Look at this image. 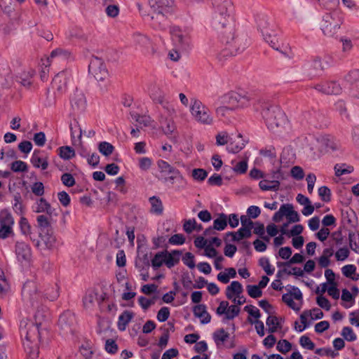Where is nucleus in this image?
I'll use <instances>...</instances> for the list:
<instances>
[{
  "mask_svg": "<svg viewBox=\"0 0 359 359\" xmlns=\"http://www.w3.org/2000/svg\"><path fill=\"white\" fill-rule=\"evenodd\" d=\"M257 29L262 34L264 40L269 46L280 52L285 57L290 58L293 54L288 44L280 43L277 37L276 25L266 17L257 20Z\"/></svg>",
  "mask_w": 359,
  "mask_h": 359,
  "instance_id": "f257e3e1",
  "label": "nucleus"
},
{
  "mask_svg": "<svg viewBox=\"0 0 359 359\" xmlns=\"http://www.w3.org/2000/svg\"><path fill=\"white\" fill-rule=\"evenodd\" d=\"M39 323L34 324L32 321L22 320L20 323V334L22 338L23 346L30 354L36 351L38 341L40 338Z\"/></svg>",
  "mask_w": 359,
  "mask_h": 359,
  "instance_id": "f03ea898",
  "label": "nucleus"
},
{
  "mask_svg": "<svg viewBox=\"0 0 359 359\" xmlns=\"http://www.w3.org/2000/svg\"><path fill=\"white\" fill-rule=\"evenodd\" d=\"M190 112L194 120L200 125L212 126L215 122L210 109L198 100L191 101Z\"/></svg>",
  "mask_w": 359,
  "mask_h": 359,
  "instance_id": "7ed1b4c3",
  "label": "nucleus"
},
{
  "mask_svg": "<svg viewBox=\"0 0 359 359\" xmlns=\"http://www.w3.org/2000/svg\"><path fill=\"white\" fill-rule=\"evenodd\" d=\"M263 117L268 128L272 131L282 126L286 120L283 111L277 107H270L264 110Z\"/></svg>",
  "mask_w": 359,
  "mask_h": 359,
  "instance_id": "20e7f679",
  "label": "nucleus"
},
{
  "mask_svg": "<svg viewBox=\"0 0 359 359\" xmlns=\"http://www.w3.org/2000/svg\"><path fill=\"white\" fill-rule=\"evenodd\" d=\"M249 43L247 39L244 38L236 37L234 41L225 47L219 54L218 59L220 61L224 60L226 57L236 55L243 53L248 46Z\"/></svg>",
  "mask_w": 359,
  "mask_h": 359,
  "instance_id": "39448f33",
  "label": "nucleus"
},
{
  "mask_svg": "<svg viewBox=\"0 0 359 359\" xmlns=\"http://www.w3.org/2000/svg\"><path fill=\"white\" fill-rule=\"evenodd\" d=\"M224 102L232 110L248 107L250 104V97L247 95H241L236 92H230L223 97Z\"/></svg>",
  "mask_w": 359,
  "mask_h": 359,
  "instance_id": "423d86ee",
  "label": "nucleus"
},
{
  "mask_svg": "<svg viewBox=\"0 0 359 359\" xmlns=\"http://www.w3.org/2000/svg\"><path fill=\"white\" fill-rule=\"evenodd\" d=\"M22 292L24 298L29 301L32 305L39 302L41 298V290L34 280H27L24 284Z\"/></svg>",
  "mask_w": 359,
  "mask_h": 359,
  "instance_id": "0eeeda50",
  "label": "nucleus"
},
{
  "mask_svg": "<svg viewBox=\"0 0 359 359\" xmlns=\"http://www.w3.org/2000/svg\"><path fill=\"white\" fill-rule=\"evenodd\" d=\"M243 291V286L238 281H232L226 289V297L238 305H242L246 301L245 297L241 295Z\"/></svg>",
  "mask_w": 359,
  "mask_h": 359,
  "instance_id": "6e6552de",
  "label": "nucleus"
},
{
  "mask_svg": "<svg viewBox=\"0 0 359 359\" xmlns=\"http://www.w3.org/2000/svg\"><path fill=\"white\" fill-rule=\"evenodd\" d=\"M88 71L97 81H103L108 76V71L104 62L98 57L90 60Z\"/></svg>",
  "mask_w": 359,
  "mask_h": 359,
  "instance_id": "1a4fd4ad",
  "label": "nucleus"
},
{
  "mask_svg": "<svg viewBox=\"0 0 359 359\" xmlns=\"http://www.w3.org/2000/svg\"><path fill=\"white\" fill-rule=\"evenodd\" d=\"M170 34L172 41L183 49H186L190 44L189 33L180 27L173 26L170 28Z\"/></svg>",
  "mask_w": 359,
  "mask_h": 359,
  "instance_id": "9d476101",
  "label": "nucleus"
},
{
  "mask_svg": "<svg viewBox=\"0 0 359 359\" xmlns=\"http://www.w3.org/2000/svg\"><path fill=\"white\" fill-rule=\"evenodd\" d=\"M69 55V53L62 49H56L53 50L50 53V57H47L46 60H42V65L45 66V69H43L41 72V78L42 80H45L46 79V69L49 67L53 62L65 60Z\"/></svg>",
  "mask_w": 359,
  "mask_h": 359,
  "instance_id": "9b49d317",
  "label": "nucleus"
},
{
  "mask_svg": "<svg viewBox=\"0 0 359 359\" xmlns=\"http://www.w3.org/2000/svg\"><path fill=\"white\" fill-rule=\"evenodd\" d=\"M290 287L288 292L283 295L282 299L289 307L294 311H299L300 307L293 301V299L302 301V293L298 287L294 286H290Z\"/></svg>",
  "mask_w": 359,
  "mask_h": 359,
  "instance_id": "f8f14e48",
  "label": "nucleus"
},
{
  "mask_svg": "<svg viewBox=\"0 0 359 359\" xmlns=\"http://www.w3.org/2000/svg\"><path fill=\"white\" fill-rule=\"evenodd\" d=\"M15 252L18 260L21 263H29L32 258L30 246L23 242L17 241L15 245Z\"/></svg>",
  "mask_w": 359,
  "mask_h": 359,
  "instance_id": "ddd939ff",
  "label": "nucleus"
},
{
  "mask_svg": "<svg viewBox=\"0 0 359 359\" xmlns=\"http://www.w3.org/2000/svg\"><path fill=\"white\" fill-rule=\"evenodd\" d=\"M339 29V24L332 15H326L324 16L321 29L325 36H333Z\"/></svg>",
  "mask_w": 359,
  "mask_h": 359,
  "instance_id": "4468645a",
  "label": "nucleus"
},
{
  "mask_svg": "<svg viewBox=\"0 0 359 359\" xmlns=\"http://www.w3.org/2000/svg\"><path fill=\"white\" fill-rule=\"evenodd\" d=\"M236 37L235 27L231 23H229L226 25L222 24L219 38L221 42L224 43L226 47H228L231 41H234Z\"/></svg>",
  "mask_w": 359,
  "mask_h": 359,
  "instance_id": "2eb2a0df",
  "label": "nucleus"
},
{
  "mask_svg": "<svg viewBox=\"0 0 359 359\" xmlns=\"http://www.w3.org/2000/svg\"><path fill=\"white\" fill-rule=\"evenodd\" d=\"M76 322L74 314L67 311L64 312L59 318L58 325L60 328L66 332H72V327L74 325Z\"/></svg>",
  "mask_w": 359,
  "mask_h": 359,
  "instance_id": "dca6fc26",
  "label": "nucleus"
},
{
  "mask_svg": "<svg viewBox=\"0 0 359 359\" xmlns=\"http://www.w3.org/2000/svg\"><path fill=\"white\" fill-rule=\"evenodd\" d=\"M105 294H99L96 290H88L83 297V305L86 309H90L94 306L95 303H100L104 301Z\"/></svg>",
  "mask_w": 359,
  "mask_h": 359,
  "instance_id": "f3484780",
  "label": "nucleus"
},
{
  "mask_svg": "<svg viewBox=\"0 0 359 359\" xmlns=\"http://www.w3.org/2000/svg\"><path fill=\"white\" fill-rule=\"evenodd\" d=\"M71 75L67 71H62L58 73L53 79V88L56 89L58 92H62L67 88V81Z\"/></svg>",
  "mask_w": 359,
  "mask_h": 359,
  "instance_id": "a211bd4d",
  "label": "nucleus"
},
{
  "mask_svg": "<svg viewBox=\"0 0 359 359\" xmlns=\"http://www.w3.org/2000/svg\"><path fill=\"white\" fill-rule=\"evenodd\" d=\"M215 13L218 14L222 18H226L229 16L232 11V3L229 0H215Z\"/></svg>",
  "mask_w": 359,
  "mask_h": 359,
  "instance_id": "6ab92c4d",
  "label": "nucleus"
},
{
  "mask_svg": "<svg viewBox=\"0 0 359 359\" xmlns=\"http://www.w3.org/2000/svg\"><path fill=\"white\" fill-rule=\"evenodd\" d=\"M151 8L158 15L169 13L170 8L172 5V0H150Z\"/></svg>",
  "mask_w": 359,
  "mask_h": 359,
  "instance_id": "aec40b11",
  "label": "nucleus"
},
{
  "mask_svg": "<svg viewBox=\"0 0 359 359\" xmlns=\"http://www.w3.org/2000/svg\"><path fill=\"white\" fill-rule=\"evenodd\" d=\"M332 58L328 55L316 56L313 60V67L318 72H323L331 66Z\"/></svg>",
  "mask_w": 359,
  "mask_h": 359,
  "instance_id": "412c9836",
  "label": "nucleus"
},
{
  "mask_svg": "<svg viewBox=\"0 0 359 359\" xmlns=\"http://www.w3.org/2000/svg\"><path fill=\"white\" fill-rule=\"evenodd\" d=\"M193 312L196 317L200 318L202 324H207L210 322L211 316L207 311L205 305L198 304L195 306Z\"/></svg>",
  "mask_w": 359,
  "mask_h": 359,
  "instance_id": "4be33fe9",
  "label": "nucleus"
},
{
  "mask_svg": "<svg viewBox=\"0 0 359 359\" xmlns=\"http://www.w3.org/2000/svg\"><path fill=\"white\" fill-rule=\"evenodd\" d=\"M71 104L74 110H84L86 105V100L84 95L81 92H76L74 93L71 100Z\"/></svg>",
  "mask_w": 359,
  "mask_h": 359,
  "instance_id": "5701e85b",
  "label": "nucleus"
},
{
  "mask_svg": "<svg viewBox=\"0 0 359 359\" xmlns=\"http://www.w3.org/2000/svg\"><path fill=\"white\" fill-rule=\"evenodd\" d=\"M252 232L241 227L236 232H229L226 234V239L231 237V241H240L243 238H248L251 236Z\"/></svg>",
  "mask_w": 359,
  "mask_h": 359,
  "instance_id": "b1692460",
  "label": "nucleus"
},
{
  "mask_svg": "<svg viewBox=\"0 0 359 359\" xmlns=\"http://www.w3.org/2000/svg\"><path fill=\"white\" fill-rule=\"evenodd\" d=\"M41 241L44 243L48 249H52L55 247L56 243V238L53 235V230H47L40 233Z\"/></svg>",
  "mask_w": 359,
  "mask_h": 359,
  "instance_id": "393cba45",
  "label": "nucleus"
},
{
  "mask_svg": "<svg viewBox=\"0 0 359 359\" xmlns=\"http://www.w3.org/2000/svg\"><path fill=\"white\" fill-rule=\"evenodd\" d=\"M180 252L178 250H173L170 252L165 250V264L167 267L174 266L180 261Z\"/></svg>",
  "mask_w": 359,
  "mask_h": 359,
  "instance_id": "a878e982",
  "label": "nucleus"
},
{
  "mask_svg": "<svg viewBox=\"0 0 359 359\" xmlns=\"http://www.w3.org/2000/svg\"><path fill=\"white\" fill-rule=\"evenodd\" d=\"M34 70L31 68L23 70L22 72L19 73L18 76L19 82L24 86H29L32 83L31 79L34 75Z\"/></svg>",
  "mask_w": 359,
  "mask_h": 359,
  "instance_id": "bb28decb",
  "label": "nucleus"
},
{
  "mask_svg": "<svg viewBox=\"0 0 359 359\" xmlns=\"http://www.w3.org/2000/svg\"><path fill=\"white\" fill-rule=\"evenodd\" d=\"M36 212H46L50 217H52L54 209L51 208L50 204L43 198H41L37 201Z\"/></svg>",
  "mask_w": 359,
  "mask_h": 359,
  "instance_id": "cd10ccee",
  "label": "nucleus"
},
{
  "mask_svg": "<svg viewBox=\"0 0 359 359\" xmlns=\"http://www.w3.org/2000/svg\"><path fill=\"white\" fill-rule=\"evenodd\" d=\"M133 318V313L129 311H123L118 317V327L121 331L126 330L127 325Z\"/></svg>",
  "mask_w": 359,
  "mask_h": 359,
  "instance_id": "c85d7f7f",
  "label": "nucleus"
},
{
  "mask_svg": "<svg viewBox=\"0 0 359 359\" xmlns=\"http://www.w3.org/2000/svg\"><path fill=\"white\" fill-rule=\"evenodd\" d=\"M259 186L263 191H277L279 189L280 182L278 180H263L259 182Z\"/></svg>",
  "mask_w": 359,
  "mask_h": 359,
  "instance_id": "c756f323",
  "label": "nucleus"
},
{
  "mask_svg": "<svg viewBox=\"0 0 359 359\" xmlns=\"http://www.w3.org/2000/svg\"><path fill=\"white\" fill-rule=\"evenodd\" d=\"M133 120L137 122L140 128L147 127L151 126L152 120L150 116L147 115H140L137 113L131 114Z\"/></svg>",
  "mask_w": 359,
  "mask_h": 359,
  "instance_id": "7c9ffc66",
  "label": "nucleus"
},
{
  "mask_svg": "<svg viewBox=\"0 0 359 359\" xmlns=\"http://www.w3.org/2000/svg\"><path fill=\"white\" fill-rule=\"evenodd\" d=\"M38 226L41 232L52 229L51 228V217L44 215H39L36 217Z\"/></svg>",
  "mask_w": 359,
  "mask_h": 359,
  "instance_id": "2f4dec72",
  "label": "nucleus"
},
{
  "mask_svg": "<svg viewBox=\"0 0 359 359\" xmlns=\"http://www.w3.org/2000/svg\"><path fill=\"white\" fill-rule=\"evenodd\" d=\"M244 143L241 140V135H239L238 136V140H233L232 139L230 140L229 145L226 147V149L229 152L236 154L239 152L243 147Z\"/></svg>",
  "mask_w": 359,
  "mask_h": 359,
  "instance_id": "473e14b6",
  "label": "nucleus"
},
{
  "mask_svg": "<svg viewBox=\"0 0 359 359\" xmlns=\"http://www.w3.org/2000/svg\"><path fill=\"white\" fill-rule=\"evenodd\" d=\"M39 151H35L31 158V162L34 167L46 170L48 168V163L46 158L39 156Z\"/></svg>",
  "mask_w": 359,
  "mask_h": 359,
  "instance_id": "72a5a7b5",
  "label": "nucleus"
},
{
  "mask_svg": "<svg viewBox=\"0 0 359 359\" xmlns=\"http://www.w3.org/2000/svg\"><path fill=\"white\" fill-rule=\"evenodd\" d=\"M14 219L11 213L6 209L0 211V226H13Z\"/></svg>",
  "mask_w": 359,
  "mask_h": 359,
  "instance_id": "f704fd0d",
  "label": "nucleus"
},
{
  "mask_svg": "<svg viewBox=\"0 0 359 359\" xmlns=\"http://www.w3.org/2000/svg\"><path fill=\"white\" fill-rule=\"evenodd\" d=\"M149 203L151 204L150 212L156 215H161L163 210V207L161 201L159 198L152 196L149 198Z\"/></svg>",
  "mask_w": 359,
  "mask_h": 359,
  "instance_id": "c9c22d12",
  "label": "nucleus"
},
{
  "mask_svg": "<svg viewBox=\"0 0 359 359\" xmlns=\"http://www.w3.org/2000/svg\"><path fill=\"white\" fill-rule=\"evenodd\" d=\"M229 338V334L223 328L217 330L213 333V339L217 346L223 344Z\"/></svg>",
  "mask_w": 359,
  "mask_h": 359,
  "instance_id": "e433bc0d",
  "label": "nucleus"
},
{
  "mask_svg": "<svg viewBox=\"0 0 359 359\" xmlns=\"http://www.w3.org/2000/svg\"><path fill=\"white\" fill-rule=\"evenodd\" d=\"M341 88L339 83L335 81H325V94L338 95L341 93Z\"/></svg>",
  "mask_w": 359,
  "mask_h": 359,
  "instance_id": "4c0bfd02",
  "label": "nucleus"
},
{
  "mask_svg": "<svg viewBox=\"0 0 359 359\" xmlns=\"http://www.w3.org/2000/svg\"><path fill=\"white\" fill-rule=\"evenodd\" d=\"M228 217L224 213H221L219 217L214 220L213 229L217 231L224 230L227 226Z\"/></svg>",
  "mask_w": 359,
  "mask_h": 359,
  "instance_id": "58836bf2",
  "label": "nucleus"
},
{
  "mask_svg": "<svg viewBox=\"0 0 359 359\" xmlns=\"http://www.w3.org/2000/svg\"><path fill=\"white\" fill-rule=\"evenodd\" d=\"M161 124L162 130H163V133L166 135H172L173 133V132L176 130V126L175 125V123L171 119H169V120L165 119L163 121H161Z\"/></svg>",
  "mask_w": 359,
  "mask_h": 359,
  "instance_id": "ea45409f",
  "label": "nucleus"
},
{
  "mask_svg": "<svg viewBox=\"0 0 359 359\" xmlns=\"http://www.w3.org/2000/svg\"><path fill=\"white\" fill-rule=\"evenodd\" d=\"M58 151L59 156L65 160H69L75 156L74 150L69 146L60 147Z\"/></svg>",
  "mask_w": 359,
  "mask_h": 359,
  "instance_id": "a19ab883",
  "label": "nucleus"
},
{
  "mask_svg": "<svg viewBox=\"0 0 359 359\" xmlns=\"http://www.w3.org/2000/svg\"><path fill=\"white\" fill-rule=\"evenodd\" d=\"M216 144L217 146H224L230 142L231 137L229 136V133L226 131H222L218 133L216 136Z\"/></svg>",
  "mask_w": 359,
  "mask_h": 359,
  "instance_id": "79ce46f5",
  "label": "nucleus"
},
{
  "mask_svg": "<svg viewBox=\"0 0 359 359\" xmlns=\"http://www.w3.org/2000/svg\"><path fill=\"white\" fill-rule=\"evenodd\" d=\"M44 296L50 301L55 300L59 296L58 287L56 284L52 285L50 288H46L43 291Z\"/></svg>",
  "mask_w": 359,
  "mask_h": 359,
  "instance_id": "37998d69",
  "label": "nucleus"
},
{
  "mask_svg": "<svg viewBox=\"0 0 359 359\" xmlns=\"http://www.w3.org/2000/svg\"><path fill=\"white\" fill-rule=\"evenodd\" d=\"M158 166L161 172L164 175H169V172H177V170L172 167L168 163L163 160L158 161Z\"/></svg>",
  "mask_w": 359,
  "mask_h": 359,
  "instance_id": "c03bdc74",
  "label": "nucleus"
},
{
  "mask_svg": "<svg viewBox=\"0 0 359 359\" xmlns=\"http://www.w3.org/2000/svg\"><path fill=\"white\" fill-rule=\"evenodd\" d=\"M98 149L102 154L108 156L113 153L114 147L107 142H102L99 144Z\"/></svg>",
  "mask_w": 359,
  "mask_h": 359,
  "instance_id": "a18cd8bd",
  "label": "nucleus"
},
{
  "mask_svg": "<svg viewBox=\"0 0 359 359\" xmlns=\"http://www.w3.org/2000/svg\"><path fill=\"white\" fill-rule=\"evenodd\" d=\"M133 39L136 45H138L141 47L145 46L149 43V39L147 36L143 35L139 32L133 34Z\"/></svg>",
  "mask_w": 359,
  "mask_h": 359,
  "instance_id": "49530a36",
  "label": "nucleus"
},
{
  "mask_svg": "<svg viewBox=\"0 0 359 359\" xmlns=\"http://www.w3.org/2000/svg\"><path fill=\"white\" fill-rule=\"evenodd\" d=\"M165 251L158 252L151 259V265L154 268L157 269L165 264Z\"/></svg>",
  "mask_w": 359,
  "mask_h": 359,
  "instance_id": "de8ad7c7",
  "label": "nucleus"
},
{
  "mask_svg": "<svg viewBox=\"0 0 359 359\" xmlns=\"http://www.w3.org/2000/svg\"><path fill=\"white\" fill-rule=\"evenodd\" d=\"M266 325L269 327L268 331L273 333L277 330L279 323L276 316H269L266 319Z\"/></svg>",
  "mask_w": 359,
  "mask_h": 359,
  "instance_id": "09e8293b",
  "label": "nucleus"
},
{
  "mask_svg": "<svg viewBox=\"0 0 359 359\" xmlns=\"http://www.w3.org/2000/svg\"><path fill=\"white\" fill-rule=\"evenodd\" d=\"M246 289L249 296L252 298H258L262 295V291L258 285H248Z\"/></svg>",
  "mask_w": 359,
  "mask_h": 359,
  "instance_id": "8fccbe9b",
  "label": "nucleus"
},
{
  "mask_svg": "<svg viewBox=\"0 0 359 359\" xmlns=\"http://www.w3.org/2000/svg\"><path fill=\"white\" fill-rule=\"evenodd\" d=\"M80 352L86 359H90L93 353L91 345L88 342H86L81 346Z\"/></svg>",
  "mask_w": 359,
  "mask_h": 359,
  "instance_id": "3c124183",
  "label": "nucleus"
},
{
  "mask_svg": "<svg viewBox=\"0 0 359 359\" xmlns=\"http://www.w3.org/2000/svg\"><path fill=\"white\" fill-rule=\"evenodd\" d=\"M14 235L13 226H0V238L6 239Z\"/></svg>",
  "mask_w": 359,
  "mask_h": 359,
  "instance_id": "603ef678",
  "label": "nucleus"
},
{
  "mask_svg": "<svg viewBox=\"0 0 359 359\" xmlns=\"http://www.w3.org/2000/svg\"><path fill=\"white\" fill-rule=\"evenodd\" d=\"M318 194L321 199L325 202H328L331 199L330 189L325 186H323L318 189Z\"/></svg>",
  "mask_w": 359,
  "mask_h": 359,
  "instance_id": "864d4df0",
  "label": "nucleus"
},
{
  "mask_svg": "<svg viewBox=\"0 0 359 359\" xmlns=\"http://www.w3.org/2000/svg\"><path fill=\"white\" fill-rule=\"evenodd\" d=\"M259 265L263 268L267 275H272L274 272V269L271 268L269 260L266 257H262L259 261Z\"/></svg>",
  "mask_w": 359,
  "mask_h": 359,
  "instance_id": "5fc2aeb1",
  "label": "nucleus"
},
{
  "mask_svg": "<svg viewBox=\"0 0 359 359\" xmlns=\"http://www.w3.org/2000/svg\"><path fill=\"white\" fill-rule=\"evenodd\" d=\"M291 348H292L291 344L285 339L279 341L278 342L277 346H276V348L278 349V351L282 353H287L288 351H290Z\"/></svg>",
  "mask_w": 359,
  "mask_h": 359,
  "instance_id": "6e6d98bb",
  "label": "nucleus"
},
{
  "mask_svg": "<svg viewBox=\"0 0 359 359\" xmlns=\"http://www.w3.org/2000/svg\"><path fill=\"white\" fill-rule=\"evenodd\" d=\"M240 313V308L236 305L229 306L226 316H225V319L231 320L234 318L236 316H238Z\"/></svg>",
  "mask_w": 359,
  "mask_h": 359,
  "instance_id": "4d7b16f0",
  "label": "nucleus"
},
{
  "mask_svg": "<svg viewBox=\"0 0 359 359\" xmlns=\"http://www.w3.org/2000/svg\"><path fill=\"white\" fill-rule=\"evenodd\" d=\"M208 176V172L202 168H196L192 171V177L194 180L203 181Z\"/></svg>",
  "mask_w": 359,
  "mask_h": 359,
  "instance_id": "13d9d810",
  "label": "nucleus"
},
{
  "mask_svg": "<svg viewBox=\"0 0 359 359\" xmlns=\"http://www.w3.org/2000/svg\"><path fill=\"white\" fill-rule=\"evenodd\" d=\"M341 335L348 341H353L356 339V335L350 327H344L342 330Z\"/></svg>",
  "mask_w": 359,
  "mask_h": 359,
  "instance_id": "bf43d9fd",
  "label": "nucleus"
},
{
  "mask_svg": "<svg viewBox=\"0 0 359 359\" xmlns=\"http://www.w3.org/2000/svg\"><path fill=\"white\" fill-rule=\"evenodd\" d=\"M11 170L14 172H26L27 165L22 161H16L11 164Z\"/></svg>",
  "mask_w": 359,
  "mask_h": 359,
  "instance_id": "052dcab7",
  "label": "nucleus"
},
{
  "mask_svg": "<svg viewBox=\"0 0 359 359\" xmlns=\"http://www.w3.org/2000/svg\"><path fill=\"white\" fill-rule=\"evenodd\" d=\"M20 227L21 232L24 235H29L31 233V226L28 220L25 217H22L20 221Z\"/></svg>",
  "mask_w": 359,
  "mask_h": 359,
  "instance_id": "680f3d73",
  "label": "nucleus"
},
{
  "mask_svg": "<svg viewBox=\"0 0 359 359\" xmlns=\"http://www.w3.org/2000/svg\"><path fill=\"white\" fill-rule=\"evenodd\" d=\"M336 109L339 111V114L346 118H348V110L344 101L339 100L335 104Z\"/></svg>",
  "mask_w": 359,
  "mask_h": 359,
  "instance_id": "e2e57ef3",
  "label": "nucleus"
},
{
  "mask_svg": "<svg viewBox=\"0 0 359 359\" xmlns=\"http://www.w3.org/2000/svg\"><path fill=\"white\" fill-rule=\"evenodd\" d=\"M151 97L153 100L157 103L163 104L164 102V94L159 88H154Z\"/></svg>",
  "mask_w": 359,
  "mask_h": 359,
  "instance_id": "0e129e2a",
  "label": "nucleus"
},
{
  "mask_svg": "<svg viewBox=\"0 0 359 359\" xmlns=\"http://www.w3.org/2000/svg\"><path fill=\"white\" fill-rule=\"evenodd\" d=\"M300 345L309 350H313L315 348L314 343L306 336H302L299 339Z\"/></svg>",
  "mask_w": 359,
  "mask_h": 359,
  "instance_id": "69168bd1",
  "label": "nucleus"
},
{
  "mask_svg": "<svg viewBox=\"0 0 359 359\" xmlns=\"http://www.w3.org/2000/svg\"><path fill=\"white\" fill-rule=\"evenodd\" d=\"M61 181L64 185L68 187H73L75 184V180L70 173H64L61 176Z\"/></svg>",
  "mask_w": 359,
  "mask_h": 359,
  "instance_id": "338daca9",
  "label": "nucleus"
},
{
  "mask_svg": "<svg viewBox=\"0 0 359 359\" xmlns=\"http://www.w3.org/2000/svg\"><path fill=\"white\" fill-rule=\"evenodd\" d=\"M183 229L187 233H191L195 229H197L196 221L194 219L185 221Z\"/></svg>",
  "mask_w": 359,
  "mask_h": 359,
  "instance_id": "774afa93",
  "label": "nucleus"
}]
</instances>
